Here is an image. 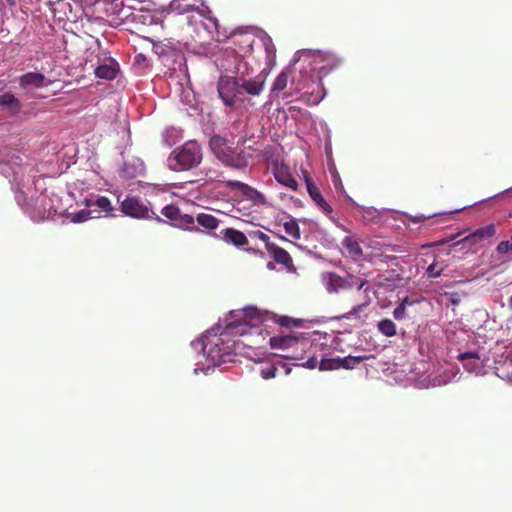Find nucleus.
Returning a JSON list of instances; mask_svg holds the SVG:
<instances>
[{
	"label": "nucleus",
	"instance_id": "obj_1",
	"mask_svg": "<svg viewBox=\"0 0 512 512\" xmlns=\"http://www.w3.org/2000/svg\"><path fill=\"white\" fill-rule=\"evenodd\" d=\"M231 63L233 67L225 70L232 75H221L216 88L225 107L237 110L246 103L251 104L246 95L251 98L261 95L264 89V76L260 73L252 77V68L246 60L236 54L232 55Z\"/></svg>",
	"mask_w": 512,
	"mask_h": 512
},
{
	"label": "nucleus",
	"instance_id": "obj_2",
	"mask_svg": "<svg viewBox=\"0 0 512 512\" xmlns=\"http://www.w3.org/2000/svg\"><path fill=\"white\" fill-rule=\"evenodd\" d=\"M202 159L201 147L196 141L185 142L180 149L169 156V166L174 171L189 170L200 164Z\"/></svg>",
	"mask_w": 512,
	"mask_h": 512
},
{
	"label": "nucleus",
	"instance_id": "obj_3",
	"mask_svg": "<svg viewBox=\"0 0 512 512\" xmlns=\"http://www.w3.org/2000/svg\"><path fill=\"white\" fill-rule=\"evenodd\" d=\"M269 344L273 349L288 351L284 357L293 360H302L303 352L307 349L311 342L308 337L303 334L299 336L294 334L278 335L269 338Z\"/></svg>",
	"mask_w": 512,
	"mask_h": 512
},
{
	"label": "nucleus",
	"instance_id": "obj_4",
	"mask_svg": "<svg viewBox=\"0 0 512 512\" xmlns=\"http://www.w3.org/2000/svg\"><path fill=\"white\" fill-rule=\"evenodd\" d=\"M329 293H337L341 290L355 289V296H359L362 289L367 290V280L359 276L349 275L341 277L335 273H329L328 285H326ZM354 296V298H356ZM357 302V299H354Z\"/></svg>",
	"mask_w": 512,
	"mask_h": 512
},
{
	"label": "nucleus",
	"instance_id": "obj_5",
	"mask_svg": "<svg viewBox=\"0 0 512 512\" xmlns=\"http://www.w3.org/2000/svg\"><path fill=\"white\" fill-rule=\"evenodd\" d=\"M124 215L133 219H148L158 223H165L164 219L150 210L138 197H126L121 203Z\"/></svg>",
	"mask_w": 512,
	"mask_h": 512
},
{
	"label": "nucleus",
	"instance_id": "obj_6",
	"mask_svg": "<svg viewBox=\"0 0 512 512\" xmlns=\"http://www.w3.org/2000/svg\"><path fill=\"white\" fill-rule=\"evenodd\" d=\"M166 220H169L170 225L184 231L199 232L200 229L195 225V219L190 214H183L179 207L170 204L160 210Z\"/></svg>",
	"mask_w": 512,
	"mask_h": 512
},
{
	"label": "nucleus",
	"instance_id": "obj_7",
	"mask_svg": "<svg viewBox=\"0 0 512 512\" xmlns=\"http://www.w3.org/2000/svg\"><path fill=\"white\" fill-rule=\"evenodd\" d=\"M220 143L221 138L215 137L211 139L210 146L212 150L215 151L217 158H219L222 163L235 169H242L247 166V159L243 154L232 151L226 147L216 148V146L220 145Z\"/></svg>",
	"mask_w": 512,
	"mask_h": 512
},
{
	"label": "nucleus",
	"instance_id": "obj_8",
	"mask_svg": "<svg viewBox=\"0 0 512 512\" xmlns=\"http://www.w3.org/2000/svg\"><path fill=\"white\" fill-rule=\"evenodd\" d=\"M262 319V315L256 309H246L243 312V323H231L226 326V331L231 335H246L247 327H256Z\"/></svg>",
	"mask_w": 512,
	"mask_h": 512
},
{
	"label": "nucleus",
	"instance_id": "obj_9",
	"mask_svg": "<svg viewBox=\"0 0 512 512\" xmlns=\"http://www.w3.org/2000/svg\"><path fill=\"white\" fill-rule=\"evenodd\" d=\"M458 360L462 362L463 367L469 373H477L483 367V364L489 360L483 350H474L460 353Z\"/></svg>",
	"mask_w": 512,
	"mask_h": 512
},
{
	"label": "nucleus",
	"instance_id": "obj_10",
	"mask_svg": "<svg viewBox=\"0 0 512 512\" xmlns=\"http://www.w3.org/2000/svg\"><path fill=\"white\" fill-rule=\"evenodd\" d=\"M370 356H346L342 359H322L320 361V370H334L339 368L353 369L362 361L369 359Z\"/></svg>",
	"mask_w": 512,
	"mask_h": 512
},
{
	"label": "nucleus",
	"instance_id": "obj_11",
	"mask_svg": "<svg viewBox=\"0 0 512 512\" xmlns=\"http://www.w3.org/2000/svg\"><path fill=\"white\" fill-rule=\"evenodd\" d=\"M225 184L232 190L240 191V193H242V195L245 196L246 199L256 204L265 203V197L263 196V194L257 191V189L254 187H251L238 180H227L225 181Z\"/></svg>",
	"mask_w": 512,
	"mask_h": 512
},
{
	"label": "nucleus",
	"instance_id": "obj_12",
	"mask_svg": "<svg viewBox=\"0 0 512 512\" xmlns=\"http://www.w3.org/2000/svg\"><path fill=\"white\" fill-rule=\"evenodd\" d=\"M268 255L272 257L275 263L278 265H283L289 271L294 269L293 259L289 255L288 251L279 245H268L266 248Z\"/></svg>",
	"mask_w": 512,
	"mask_h": 512
},
{
	"label": "nucleus",
	"instance_id": "obj_13",
	"mask_svg": "<svg viewBox=\"0 0 512 512\" xmlns=\"http://www.w3.org/2000/svg\"><path fill=\"white\" fill-rule=\"evenodd\" d=\"M305 177V185H307V191L309 193L310 198H312L315 205L319 207L326 215H330L332 212V208L328 202L325 201L323 195L321 194L319 188L313 183L309 177Z\"/></svg>",
	"mask_w": 512,
	"mask_h": 512
},
{
	"label": "nucleus",
	"instance_id": "obj_14",
	"mask_svg": "<svg viewBox=\"0 0 512 512\" xmlns=\"http://www.w3.org/2000/svg\"><path fill=\"white\" fill-rule=\"evenodd\" d=\"M19 85L21 88H41L47 85L46 77L39 72H28L19 77Z\"/></svg>",
	"mask_w": 512,
	"mask_h": 512
},
{
	"label": "nucleus",
	"instance_id": "obj_15",
	"mask_svg": "<svg viewBox=\"0 0 512 512\" xmlns=\"http://www.w3.org/2000/svg\"><path fill=\"white\" fill-rule=\"evenodd\" d=\"M274 178L284 187L289 188L290 190L295 191L298 189V182L294 179V177L290 174L289 170L285 166H277L273 170Z\"/></svg>",
	"mask_w": 512,
	"mask_h": 512
},
{
	"label": "nucleus",
	"instance_id": "obj_16",
	"mask_svg": "<svg viewBox=\"0 0 512 512\" xmlns=\"http://www.w3.org/2000/svg\"><path fill=\"white\" fill-rule=\"evenodd\" d=\"M222 239L225 240L226 243H231L233 246L243 247L248 243V239L242 231L226 228L221 231Z\"/></svg>",
	"mask_w": 512,
	"mask_h": 512
},
{
	"label": "nucleus",
	"instance_id": "obj_17",
	"mask_svg": "<svg viewBox=\"0 0 512 512\" xmlns=\"http://www.w3.org/2000/svg\"><path fill=\"white\" fill-rule=\"evenodd\" d=\"M204 352L207 356L211 357L212 360L216 358L220 359L222 355L228 354L229 347L223 343L221 337H217L210 342L209 347H207V345L204 346Z\"/></svg>",
	"mask_w": 512,
	"mask_h": 512
},
{
	"label": "nucleus",
	"instance_id": "obj_18",
	"mask_svg": "<svg viewBox=\"0 0 512 512\" xmlns=\"http://www.w3.org/2000/svg\"><path fill=\"white\" fill-rule=\"evenodd\" d=\"M496 233V228L494 224H489L486 226H482L474 230L473 232L468 235L467 240L471 244L479 243L480 241H483L484 239H489L490 237L494 236Z\"/></svg>",
	"mask_w": 512,
	"mask_h": 512
},
{
	"label": "nucleus",
	"instance_id": "obj_19",
	"mask_svg": "<svg viewBox=\"0 0 512 512\" xmlns=\"http://www.w3.org/2000/svg\"><path fill=\"white\" fill-rule=\"evenodd\" d=\"M170 11L179 15H184L191 11H196L195 0H172L170 2Z\"/></svg>",
	"mask_w": 512,
	"mask_h": 512
},
{
	"label": "nucleus",
	"instance_id": "obj_20",
	"mask_svg": "<svg viewBox=\"0 0 512 512\" xmlns=\"http://www.w3.org/2000/svg\"><path fill=\"white\" fill-rule=\"evenodd\" d=\"M195 222L207 231H213L220 226L221 221L212 214L200 213L196 215Z\"/></svg>",
	"mask_w": 512,
	"mask_h": 512
},
{
	"label": "nucleus",
	"instance_id": "obj_21",
	"mask_svg": "<svg viewBox=\"0 0 512 512\" xmlns=\"http://www.w3.org/2000/svg\"><path fill=\"white\" fill-rule=\"evenodd\" d=\"M0 107H8L11 113L18 114L21 109V104L18 98L11 92H5L0 95Z\"/></svg>",
	"mask_w": 512,
	"mask_h": 512
},
{
	"label": "nucleus",
	"instance_id": "obj_22",
	"mask_svg": "<svg viewBox=\"0 0 512 512\" xmlns=\"http://www.w3.org/2000/svg\"><path fill=\"white\" fill-rule=\"evenodd\" d=\"M343 244V247L345 249V252L348 253V255L351 258H359L362 255V250L360 247L359 242L356 240L353 236H346L341 242Z\"/></svg>",
	"mask_w": 512,
	"mask_h": 512
},
{
	"label": "nucleus",
	"instance_id": "obj_23",
	"mask_svg": "<svg viewBox=\"0 0 512 512\" xmlns=\"http://www.w3.org/2000/svg\"><path fill=\"white\" fill-rule=\"evenodd\" d=\"M284 370V374L290 372V368L286 367L284 363L279 362L278 364H266L261 367V376L264 380H269L277 375L278 369Z\"/></svg>",
	"mask_w": 512,
	"mask_h": 512
},
{
	"label": "nucleus",
	"instance_id": "obj_24",
	"mask_svg": "<svg viewBox=\"0 0 512 512\" xmlns=\"http://www.w3.org/2000/svg\"><path fill=\"white\" fill-rule=\"evenodd\" d=\"M377 330L386 337L397 335V328L391 319L385 318L377 322Z\"/></svg>",
	"mask_w": 512,
	"mask_h": 512
},
{
	"label": "nucleus",
	"instance_id": "obj_25",
	"mask_svg": "<svg viewBox=\"0 0 512 512\" xmlns=\"http://www.w3.org/2000/svg\"><path fill=\"white\" fill-rule=\"evenodd\" d=\"M94 74L102 79L112 80L117 76V68L114 64H103L94 70Z\"/></svg>",
	"mask_w": 512,
	"mask_h": 512
},
{
	"label": "nucleus",
	"instance_id": "obj_26",
	"mask_svg": "<svg viewBox=\"0 0 512 512\" xmlns=\"http://www.w3.org/2000/svg\"><path fill=\"white\" fill-rule=\"evenodd\" d=\"M283 227L284 231H286L287 235L292 237V239H300V228L298 222L295 219L289 218L287 222L283 223Z\"/></svg>",
	"mask_w": 512,
	"mask_h": 512
},
{
	"label": "nucleus",
	"instance_id": "obj_27",
	"mask_svg": "<svg viewBox=\"0 0 512 512\" xmlns=\"http://www.w3.org/2000/svg\"><path fill=\"white\" fill-rule=\"evenodd\" d=\"M86 206H96L99 210L106 213L113 211L112 203L109 201L108 197H100L96 199V201L87 200Z\"/></svg>",
	"mask_w": 512,
	"mask_h": 512
},
{
	"label": "nucleus",
	"instance_id": "obj_28",
	"mask_svg": "<svg viewBox=\"0 0 512 512\" xmlns=\"http://www.w3.org/2000/svg\"><path fill=\"white\" fill-rule=\"evenodd\" d=\"M412 305V302L408 300V297L403 299L399 305L395 309H393L392 315L393 319L397 321H401L406 319V307Z\"/></svg>",
	"mask_w": 512,
	"mask_h": 512
},
{
	"label": "nucleus",
	"instance_id": "obj_29",
	"mask_svg": "<svg viewBox=\"0 0 512 512\" xmlns=\"http://www.w3.org/2000/svg\"><path fill=\"white\" fill-rule=\"evenodd\" d=\"M288 84V72L286 70H283L279 75L277 76L276 80L273 82L272 86V92H281L285 88H287Z\"/></svg>",
	"mask_w": 512,
	"mask_h": 512
},
{
	"label": "nucleus",
	"instance_id": "obj_30",
	"mask_svg": "<svg viewBox=\"0 0 512 512\" xmlns=\"http://www.w3.org/2000/svg\"><path fill=\"white\" fill-rule=\"evenodd\" d=\"M274 321H276L279 326L287 328L300 327L303 324L302 319L291 318L288 316L277 317Z\"/></svg>",
	"mask_w": 512,
	"mask_h": 512
},
{
	"label": "nucleus",
	"instance_id": "obj_31",
	"mask_svg": "<svg viewBox=\"0 0 512 512\" xmlns=\"http://www.w3.org/2000/svg\"><path fill=\"white\" fill-rule=\"evenodd\" d=\"M201 173L204 174V177L201 178L202 181H221V172L215 168H202Z\"/></svg>",
	"mask_w": 512,
	"mask_h": 512
},
{
	"label": "nucleus",
	"instance_id": "obj_32",
	"mask_svg": "<svg viewBox=\"0 0 512 512\" xmlns=\"http://www.w3.org/2000/svg\"><path fill=\"white\" fill-rule=\"evenodd\" d=\"M93 211L92 210H80L74 214H72L71 221L72 223H83L87 220L93 219L92 216Z\"/></svg>",
	"mask_w": 512,
	"mask_h": 512
},
{
	"label": "nucleus",
	"instance_id": "obj_33",
	"mask_svg": "<svg viewBox=\"0 0 512 512\" xmlns=\"http://www.w3.org/2000/svg\"><path fill=\"white\" fill-rule=\"evenodd\" d=\"M438 264L436 261H433V263L429 264V266L426 268V275L428 278H438L443 273V268H438Z\"/></svg>",
	"mask_w": 512,
	"mask_h": 512
},
{
	"label": "nucleus",
	"instance_id": "obj_34",
	"mask_svg": "<svg viewBox=\"0 0 512 512\" xmlns=\"http://www.w3.org/2000/svg\"><path fill=\"white\" fill-rule=\"evenodd\" d=\"M496 252L500 254L512 252V234L509 240L499 242L498 246H496Z\"/></svg>",
	"mask_w": 512,
	"mask_h": 512
},
{
	"label": "nucleus",
	"instance_id": "obj_35",
	"mask_svg": "<svg viewBox=\"0 0 512 512\" xmlns=\"http://www.w3.org/2000/svg\"><path fill=\"white\" fill-rule=\"evenodd\" d=\"M366 306H367V303L356 304V305L352 306L350 311H348L346 314L341 316L340 319H350L352 316H355L359 312H361L363 310V308H365Z\"/></svg>",
	"mask_w": 512,
	"mask_h": 512
},
{
	"label": "nucleus",
	"instance_id": "obj_36",
	"mask_svg": "<svg viewBox=\"0 0 512 512\" xmlns=\"http://www.w3.org/2000/svg\"><path fill=\"white\" fill-rule=\"evenodd\" d=\"M253 236L254 238L256 239H259L261 240L262 242H264V247L268 248V245H275L274 242H271L269 240V236L267 234H265L263 231L261 230H256L253 232Z\"/></svg>",
	"mask_w": 512,
	"mask_h": 512
},
{
	"label": "nucleus",
	"instance_id": "obj_37",
	"mask_svg": "<svg viewBox=\"0 0 512 512\" xmlns=\"http://www.w3.org/2000/svg\"><path fill=\"white\" fill-rule=\"evenodd\" d=\"M431 217H432L431 215L418 214V215L410 216V217H408V219H410V221L413 223H422L423 221L430 219Z\"/></svg>",
	"mask_w": 512,
	"mask_h": 512
},
{
	"label": "nucleus",
	"instance_id": "obj_38",
	"mask_svg": "<svg viewBox=\"0 0 512 512\" xmlns=\"http://www.w3.org/2000/svg\"><path fill=\"white\" fill-rule=\"evenodd\" d=\"M449 297H450L449 302H450V304H452V306L459 305L460 299H459V296L457 293H450Z\"/></svg>",
	"mask_w": 512,
	"mask_h": 512
},
{
	"label": "nucleus",
	"instance_id": "obj_39",
	"mask_svg": "<svg viewBox=\"0 0 512 512\" xmlns=\"http://www.w3.org/2000/svg\"><path fill=\"white\" fill-rule=\"evenodd\" d=\"M211 11H207V15H205V18H207L208 21L214 23L215 27H217V19L210 15Z\"/></svg>",
	"mask_w": 512,
	"mask_h": 512
},
{
	"label": "nucleus",
	"instance_id": "obj_40",
	"mask_svg": "<svg viewBox=\"0 0 512 512\" xmlns=\"http://www.w3.org/2000/svg\"><path fill=\"white\" fill-rule=\"evenodd\" d=\"M6 2H8V4L10 6H14L15 5V0H6Z\"/></svg>",
	"mask_w": 512,
	"mask_h": 512
},
{
	"label": "nucleus",
	"instance_id": "obj_41",
	"mask_svg": "<svg viewBox=\"0 0 512 512\" xmlns=\"http://www.w3.org/2000/svg\"><path fill=\"white\" fill-rule=\"evenodd\" d=\"M267 267H268V269H273V268H274V265H273L272 263H268V264H267Z\"/></svg>",
	"mask_w": 512,
	"mask_h": 512
},
{
	"label": "nucleus",
	"instance_id": "obj_42",
	"mask_svg": "<svg viewBox=\"0 0 512 512\" xmlns=\"http://www.w3.org/2000/svg\"><path fill=\"white\" fill-rule=\"evenodd\" d=\"M509 306L512 309V295L510 296V299H509Z\"/></svg>",
	"mask_w": 512,
	"mask_h": 512
},
{
	"label": "nucleus",
	"instance_id": "obj_43",
	"mask_svg": "<svg viewBox=\"0 0 512 512\" xmlns=\"http://www.w3.org/2000/svg\"><path fill=\"white\" fill-rule=\"evenodd\" d=\"M278 237H279V239H281V240L287 241V238H285V237H284V236H282V235H279Z\"/></svg>",
	"mask_w": 512,
	"mask_h": 512
}]
</instances>
